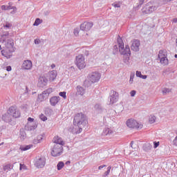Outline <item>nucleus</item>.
Wrapping results in <instances>:
<instances>
[{"label": "nucleus", "mask_w": 177, "mask_h": 177, "mask_svg": "<svg viewBox=\"0 0 177 177\" xmlns=\"http://www.w3.org/2000/svg\"><path fill=\"white\" fill-rule=\"evenodd\" d=\"M8 44H10V46H11V48H13V46H15V43L13 42V39H8Z\"/></svg>", "instance_id": "nucleus-43"}, {"label": "nucleus", "mask_w": 177, "mask_h": 177, "mask_svg": "<svg viewBox=\"0 0 177 177\" xmlns=\"http://www.w3.org/2000/svg\"><path fill=\"white\" fill-rule=\"evenodd\" d=\"M13 9V8H12L10 6H7V10H10Z\"/></svg>", "instance_id": "nucleus-56"}, {"label": "nucleus", "mask_w": 177, "mask_h": 177, "mask_svg": "<svg viewBox=\"0 0 177 177\" xmlns=\"http://www.w3.org/2000/svg\"><path fill=\"white\" fill-rule=\"evenodd\" d=\"M145 1H146V0H140L139 2H138V3H137L138 8H140V6H142V4L145 3Z\"/></svg>", "instance_id": "nucleus-42"}, {"label": "nucleus", "mask_w": 177, "mask_h": 177, "mask_svg": "<svg viewBox=\"0 0 177 177\" xmlns=\"http://www.w3.org/2000/svg\"><path fill=\"white\" fill-rule=\"evenodd\" d=\"M7 113H8L14 118H19V117H20V111L17 110V108L15 106L10 107Z\"/></svg>", "instance_id": "nucleus-9"}, {"label": "nucleus", "mask_w": 177, "mask_h": 177, "mask_svg": "<svg viewBox=\"0 0 177 177\" xmlns=\"http://www.w3.org/2000/svg\"><path fill=\"white\" fill-rule=\"evenodd\" d=\"M60 101V97L53 96L50 99V103L51 106H56L57 103Z\"/></svg>", "instance_id": "nucleus-19"}, {"label": "nucleus", "mask_w": 177, "mask_h": 177, "mask_svg": "<svg viewBox=\"0 0 177 177\" xmlns=\"http://www.w3.org/2000/svg\"><path fill=\"white\" fill-rule=\"evenodd\" d=\"M109 105L113 106V104L118 102V93L114 90H111L109 93Z\"/></svg>", "instance_id": "nucleus-6"}, {"label": "nucleus", "mask_w": 177, "mask_h": 177, "mask_svg": "<svg viewBox=\"0 0 177 177\" xmlns=\"http://www.w3.org/2000/svg\"><path fill=\"white\" fill-rule=\"evenodd\" d=\"M48 84V80L45 77H40L39 78V82L37 84V86L39 88H44V86H46Z\"/></svg>", "instance_id": "nucleus-14"}, {"label": "nucleus", "mask_w": 177, "mask_h": 177, "mask_svg": "<svg viewBox=\"0 0 177 177\" xmlns=\"http://www.w3.org/2000/svg\"><path fill=\"white\" fill-rule=\"evenodd\" d=\"M94 110L97 111V113H102L103 112V106L100 104H96L94 106Z\"/></svg>", "instance_id": "nucleus-25"}, {"label": "nucleus", "mask_w": 177, "mask_h": 177, "mask_svg": "<svg viewBox=\"0 0 177 177\" xmlns=\"http://www.w3.org/2000/svg\"><path fill=\"white\" fill-rule=\"evenodd\" d=\"M34 43L35 44V45H39V44H41V40H39V39H36L34 40Z\"/></svg>", "instance_id": "nucleus-48"}, {"label": "nucleus", "mask_w": 177, "mask_h": 177, "mask_svg": "<svg viewBox=\"0 0 177 177\" xmlns=\"http://www.w3.org/2000/svg\"><path fill=\"white\" fill-rule=\"evenodd\" d=\"M174 57H175L176 59H177V54H175V55H174Z\"/></svg>", "instance_id": "nucleus-64"}, {"label": "nucleus", "mask_w": 177, "mask_h": 177, "mask_svg": "<svg viewBox=\"0 0 177 177\" xmlns=\"http://www.w3.org/2000/svg\"><path fill=\"white\" fill-rule=\"evenodd\" d=\"M136 77H138L139 78H141L142 77V72L139 71H137L136 73Z\"/></svg>", "instance_id": "nucleus-44"}, {"label": "nucleus", "mask_w": 177, "mask_h": 177, "mask_svg": "<svg viewBox=\"0 0 177 177\" xmlns=\"http://www.w3.org/2000/svg\"><path fill=\"white\" fill-rule=\"evenodd\" d=\"M129 84H133V79L129 80Z\"/></svg>", "instance_id": "nucleus-58"}, {"label": "nucleus", "mask_w": 177, "mask_h": 177, "mask_svg": "<svg viewBox=\"0 0 177 177\" xmlns=\"http://www.w3.org/2000/svg\"><path fill=\"white\" fill-rule=\"evenodd\" d=\"M32 67V62L31 60H25L22 64V68L24 70H31Z\"/></svg>", "instance_id": "nucleus-16"}, {"label": "nucleus", "mask_w": 177, "mask_h": 177, "mask_svg": "<svg viewBox=\"0 0 177 177\" xmlns=\"http://www.w3.org/2000/svg\"><path fill=\"white\" fill-rule=\"evenodd\" d=\"M12 168V165L8 164L3 167V171H10Z\"/></svg>", "instance_id": "nucleus-33"}, {"label": "nucleus", "mask_w": 177, "mask_h": 177, "mask_svg": "<svg viewBox=\"0 0 177 177\" xmlns=\"http://www.w3.org/2000/svg\"><path fill=\"white\" fill-rule=\"evenodd\" d=\"M3 28H8V30H10V28H12V24H10L9 22H6V24H4L3 25Z\"/></svg>", "instance_id": "nucleus-31"}, {"label": "nucleus", "mask_w": 177, "mask_h": 177, "mask_svg": "<svg viewBox=\"0 0 177 177\" xmlns=\"http://www.w3.org/2000/svg\"><path fill=\"white\" fill-rule=\"evenodd\" d=\"M12 117H13L10 113L7 112L6 114L3 115L2 120L5 122L10 124L12 122Z\"/></svg>", "instance_id": "nucleus-17"}, {"label": "nucleus", "mask_w": 177, "mask_h": 177, "mask_svg": "<svg viewBox=\"0 0 177 177\" xmlns=\"http://www.w3.org/2000/svg\"><path fill=\"white\" fill-rule=\"evenodd\" d=\"M66 165H68L69 164H71V162L70 160H68L66 162Z\"/></svg>", "instance_id": "nucleus-59"}, {"label": "nucleus", "mask_w": 177, "mask_h": 177, "mask_svg": "<svg viewBox=\"0 0 177 177\" xmlns=\"http://www.w3.org/2000/svg\"><path fill=\"white\" fill-rule=\"evenodd\" d=\"M44 92H46V96H48V95H49V93H51V92H52V88H48V89H47L46 91H44Z\"/></svg>", "instance_id": "nucleus-49"}, {"label": "nucleus", "mask_w": 177, "mask_h": 177, "mask_svg": "<svg viewBox=\"0 0 177 177\" xmlns=\"http://www.w3.org/2000/svg\"><path fill=\"white\" fill-rule=\"evenodd\" d=\"M26 91L25 92V93H28V87H26Z\"/></svg>", "instance_id": "nucleus-63"}, {"label": "nucleus", "mask_w": 177, "mask_h": 177, "mask_svg": "<svg viewBox=\"0 0 177 177\" xmlns=\"http://www.w3.org/2000/svg\"><path fill=\"white\" fill-rule=\"evenodd\" d=\"M73 124L77 125L78 131L76 133H81L82 132V128L88 127V120H86V115L82 113H77L73 119Z\"/></svg>", "instance_id": "nucleus-1"}, {"label": "nucleus", "mask_w": 177, "mask_h": 177, "mask_svg": "<svg viewBox=\"0 0 177 177\" xmlns=\"http://www.w3.org/2000/svg\"><path fill=\"white\" fill-rule=\"evenodd\" d=\"M31 145H26L24 147H21V150L22 151H27V150H30V149H31Z\"/></svg>", "instance_id": "nucleus-32"}, {"label": "nucleus", "mask_w": 177, "mask_h": 177, "mask_svg": "<svg viewBox=\"0 0 177 177\" xmlns=\"http://www.w3.org/2000/svg\"><path fill=\"white\" fill-rule=\"evenodd\" d=\"M75 64L80 70H82V68H85V57H84L83 55L76 56Z\"/></svg>", "instance_id": "nucleus-5"}, {"label": "nucleus", "mask_w": 177, "mask_h": 177, "mask_svg": "<svg viewBox=\"0 0 177 177\" xmlns=\"http://www.w3.org/2000/svg\"><path fill=\"white\" fill-rule=\"evenodd\" d=\"M28 121L29 122H34V118H28Z\"/></svg>", "instance_id": "nucleus-52"}, {"label": "nucleus", "mask_w": 177, "mask_h": 177, "mask_svg": "<svg viewBox=\"0 0 177 177\" xmlns=\"http://www.w3.org/2000/svg\"><path fill=\"white\" fill-rule=\"evenodd\" d=\"M105 167H107L106 165H100L99 167H98V169H103V168H104Z\"/></svg>", "instance_id": "nucleus-53"}, {"label": "nucleus", "mask_w": 177, "mask_h": 177, "mask_svg": "<svg viewBox=\"0 0 177 177\" xmlns=\"http://www.w3.org/2000/svg\"><path fill=\"white\" fill-rule=\"evenodd\" d=\"M37 129V126L33 125V126H30L28 129V131H34V129Z\"/></svg>", "instance_id": "nucleus-45"}, {"label": "nucleus", "mask_w": 177, "mask_h": 177, "mask_svg": "<svg viewBox=\"0 0 177 177\" xmlns=\"http://www.w3.org/2000/svg\"><path fill=\"white\" fill-rule=\"evenodd\" d=\"M24 167H25L24 165L20 164L19 169H20V170H22L23 168H24Z\"/></svg>", "instance_id": "nucleus-55"}, {"label": "nucleus", "mask_w": 177, "mask_h": 177, "mask_svg": "<svg viewBox=\"0 0 177 177\" xmlns=\"http://www.w3.org/2000/svg\"><path fill=\"white\" fill-rule=\"evenodd\" d=\"M111 5L113 6V8H121V2L120 1L119 2L115 1Z\"/></svg>", "instance_id": "nucleus-35"}, {"label": "nucleus", "mask_w": 177, "mask_h": 177, "mask_svg": "<svg viewBox=\"0 0 177 177\" xmlns=\"http://www.w3.org/2000/svg\"><path fill=\"white\" fill-rule=\"evenodd\" d=\"M130 95L131 96V97H133V96H135V95H136V91L133 90L130 92Z\"/></svg>", "instance_id": "nucleus-47"}, {"label": "nucleus", "mask_w": 177, "mask_h": 177, "mask_svg": "<svg viewBox=\"0 0 177 177\" xmlns=\"http://www.w3.org/2000/svg\"><path fill=\"white\" fill-rule=\"evenodd\" d=\"M86 93V89L81 86H77L76 87V96H84Z\"/></svg>", "instance_id": "nucleus-13"}, {"label": "nucleus", "mask_w": 177, "mask_h": 177, "mask_svg": "<svg viewBox=\"0 0 177 177\" xmlns=\"http://www.w3.org/2000/svg\"><path fill=\"white\" fill-rule=\"evenodd\" d=\"M130 145H131V147L133 148V141H131Z\"/></svg>", "instance_id": "nucleus-62"}, {"label": "nucleus", "mask_w": 177, "mask_h": 177, "mask_svg": "<svg viewBox=\"0 0 177 177\" xmlns=\"http://www.w3.org/2000/svg\"><path fill=\"white\" fill-rule=\"evenodd\" d=\"M19 135L21 136L23 139L26 138V131H24V129L20 130Z\"/></svg>", "instance_id": "nucleus-34"}, {"label": "nucleus", "mask_w": 177, "mask_h": 177, "mask_svg": "<svg viewBox=\"0 0 177 177\" xmlns=\"http://www.w3.org/2000/svg\"><path fill=\"white\" fill-rule=\"evenodd\" d=\"M64 167V162L62 161H60L57 165V169L58 171H60L61 169H63Z\"/></svg>", "instance_id": "nucleus-28"}, {"label": "nucleus", "mask_w": 177, "mask_h": 177, "mask_svg": "<svg viewBox=\"0 0 177 177\" xmlns=\"http://www.w3.org/2000/svg\"><path fill=\"white\" fill-rule=\"evenodd\" d=\"M43 140H44V136L39 135L33 140V144L38 145V143H41V142H42Z\"/></svg>", "instance_id": "nucleus-23"}, {"label": "nucleus", "mask_w": 177, "mask_h": 177, "mask_svg": "<svg viewBox=\"0 0 177 177\" xmlns=\"http://www.w3.org/2000/svg\"><path fill=\"white\" fill-rule=\"evenodd\" d=\"M1 8L2 10H8V6L3 5Z\"/></svg>", "instance_id": "nucleus-50"}, {"label": "nucleus", "mask_w": 177, "mask_h": 177, "mask_svg": "<svg viewBox=\"0 0 177 177\" xmlns=\"http://www.w3.org/2000/svg\"><path fill=\"white\" fill-rule=\"evenodd\" d=\"M162 92L163 95H167V93H169V92H171V90L169 88H165Z\"/></svg>", "instance_id": "nucleus-40"}, {"label": "nucleus", "mask_w": 177, "mask_h": 177, "mask_svg": "<svg viewBox=\"0 0 177 177\" xmlns=\"http://www.w3.org/2000/svg\"><path fill=\"white\" fill-rule=\"evenodd\" d=\"M42 23V19L39 18H37L33 24V26H38L39 24H41Z\"/></svg>", "instance_id": "nucleus-30"}, {"label": "nucleus", "mask_w": 177, "mask_h": 177, "mask_svg": "<svg viewBox=\"0 0 177 177\" xmlns=\"http://www.w3.org/2000/svg\"><path fill=\"white\" fill-rule=\"evenodd\" d=\"M142 80H146V78H147V75H142L141 77Z\"/></svg>", "instance_id": "nucleus-54"}, {"label": "nucleus", "mask_w": 177, "mask_h": 177, "mask_svg": "<svg viewBox=\"0 0 177 177\" xmlns=\"http://www.w3.org/2000/svg\"><path fill=\"white\" fill-rule=\"evenodd\" d=\"M73 34L77 37L80 34V28H76L74 29Z\"/></svg>", "instance_id": "nucleus-41"}, {"label": "nucleus", "mask_w": 177, "mask_h": 177, "mask_svg": "<svg viewBox=\"0 0 177 177\" xmlns=\"http://www.w3.org/2000/svg\"><path fill=\"white\" fill-rule=\"evenodd\" d=\"M56 67V65H55V64H53L52 65H51V68H55Z\"/></svg>", "instance_id": "nucleus-61"}, {"label": "nucleus", "mask_w": 177, "mask_h": 177, "mask_svg": "<svg viewBox=\"0 0 177 177\" xmlns=\"http://www.w3.org/2000/svg\"><path fill=\"white\" fill-rule=\"evenodd\" d=\"M150 124H154L156 122V116L153 115L149 118Z\"/></svg>", "instance_id": "nucleus-37"}, {"label": "nucleus", "mask_w": 177, "mask_h": 177, "mask_svg": "<svg viewBox=\"0 0 177 177\" xmlns=\"http://www.w3.org/2000/svg\"><path fill=\"white\" fill-rule=\"evenodd\" d=\"M44 113L46 114V115H52V114H53V109L47 107L44 109Z\"/></svg>", "instance_id": "nucleus-27"}, {"label": "nucleus", "mask_w": 177, "mask_h": 177, "mask_svg": "<svg viewBox=\"0 0 177 177\" xmlns=\"http://www.w3.org/2000/svg\"><path fill=\"white\" fill-rule=\"evenodd\" d=\"M133 78H135V74H131L130 79L133 80Z\"/></svg>", "instance_id": "nucleus-57"}, {"label": "nucleus", "mask_w": 177, "mask_h": 177, "mask_svg": "<svg viewBox=\"0 0 177 177\" xmlns=\"http://www.w3.org/2000/svg\"><path fill=\"white\" fill-rule=\"evenodd\" d=\"M158 59H160V64H163V66H168V58H167V55L164 54V52H162V50L159 51Z\"/></svg>", "instance_id": "nucleus-10"}, {"label": "nucleus", "mask_w": 177, "mask_h": 177, "mask_svg": "<svg viewBox=\"0 0 177 177\" xmlns=\"http://www.w3.org/2000/svg\"><path fill=\"white\" fill-rule=\"evenodd\" d=\"M158 8V6L156 5V3L149 2L146 4L142 12L145 13V15H150V13H153L155 10H157Z\"/></svg>", "instance_id": "nucleus-3"}, {"label": "nucleus", "mask_w": 177, "mask_h": 177, "mask_svg": "<svg viewBox=\"0 0 177 177\" xmlns=\"http://www.w3.org/2000/svg\"><path fill=\"white\" fill-rule=\"evenodd\" d=\"M92 27H93V23L84 22L80 25V30H82V31H89Z\"/></svg>", "instance_id": "nucleus-11"}, {"label": "nucleus", "mask_w": 177, "mask_h": 177, "mask_svg": "<svg viewBox=\"0 0 177 177\" xmlns=\"http://www.w3.org/2000/svg\"><path fill=\"white\" fill-rule=\"evenodd\" d=\"M114 133V131L111 130L110 128H105L102 133V136H113V134Z\"/></svg>", "instance_id": "nucleus-18"}, {"label": "nucleus", "mask_w": 177, "mask_h": 177, "mask_svg": "<svg viewBox=\"0 0 177 177\" xmlns=\"http://www.w3.org/2000/svg\"><path fill=\"white\" fill-rule=\"evenodd\" d=\"M139 46H140V41L138 39L133 40L131 46V50L139 52Z\"/></svg>", "instance_id": "nucleus-12"}, {"label": "nucleus", "mask_w": 177, "mask_h": 177, "mask_svg": "<svg viewBox=\"0 0 177 177\" xmlns=\"http://www.w3.org/2000/svg\"><path fill=\"white\" fill-rule=\"evenodd\" d=\"M39 118L41 120V121H46L48 120V118L42 113L39 115Z\"/></svg>", "instance_id": "nucleus-38"}, {"label": "nucleus", "mask_w": 177, "mask_h": 177, "mask_svg": "<svg viewBox=\"0 0 177 177\" xmlns=\"http://www.w3.org/2000/svg\"><path fill=\"white\" fill-rule=\"evenodd\" d=\"M46 92L44 91L42 93L39 94L38 97H37V102H39V103H41V102H44V100H45V99H46Z\"/></svg>", "instance_id": "nucleus-21"}, {"label": "nucleus", "mask_w": 177, "mask_h": 177, "mask_svg": "<svg viewBox=\"0 0 177 177\" xmlns=\"http://www.w3.org/2000/svg\"><path fill=\"white\" fill-rule=\"evenodd\" d=\"M160 146V142H153V147L154 149H157Z\"/></svg>", "instance_id": "nucleus-46"}, {"label": "nucleus", "mask_w": 177, "mask_h": 177, "mask_svg": "<svg viewBox=\"0 0 177 177\" xmlns=\"http://www.w3.org/2000/svg\"><path fill=\"white\" fill-rule=\"evenodd\" d=\"M45 164H46V160L45 158L37 156L35 160V165L37 168H44L45 167Z\"/></svg>", "instance_id": "nucleus-8"}, {"label": "nucleus", "mask_w": 177, "mask_h": 177, "mask_svg": "<svg viewBox=\"0 0 177 177\" xmlns=\"http://www.w3.org/2000/svg\"><path fill=\"white\" fill-rule=\"evenodd\" d=\"M56 77H57V71H53L50 73V77H49V80L51 82H53L55 80H56Z\"/></svg>", "instance_id": "nucleus-22"}, {"label": "nucleus", "mask_w": 177, "mask_h": 177, "mask_svg": "<svg viewBox=\"0 0 177 177\" xmlns=\"http://www.w3.org/2000/svg\"><path fill=\"white\" fill-rule=\"evenodd\" d=\"M101 77L102 75L97 71L92 72L88 75V80L91 84H96V82H99Z\"/></svg>", "instance_id": "nucleus-4"}, {"label": "nucleus", "mask_w": 177, "mask_h": 177, "mask_svg": "<svg viewBox=\"0 0 177 177\" xmlns=\"http://www.w3.org/2000/svg\"><path fill=\"white\" fill-rule=\"evenodd\" d=\"M173 23H177V18H174L173 19Z\"/></svg>", "instance_id": "nucleus-60"}, {"label": "nucleus", "mask_w": 177, "mask_h": 177, "mask_svg": "<svg viewBox=\"0 0 177 177\" xmlns=\"http://www.w3.org/2000/svg\"><path fill=\"white\" fill-rule=\"evenodd\" d=\"M126 125L131 129H142L143 128L142 123H139L136 120L132 118L127 120Z\"/></svg>", "instance_id": "nucleus-2"}, {"label": "nucleus", "mask_w": 177, "mask_h": 177, "mask_svg": "<svg viewBox=\"0 0 177 177\" xmlns=\"http://www.w3.org/2000/svg\"><path fill=\"white\" fill-rule=\"evenodd\" d=\"M63 153V147L59 145H55L53 147L51 155L53 157H59Z\"/></svg>", "instance_id": "nucleus-7"}, {"label": "nucleus", "mask_w": 177, "mask_h": 177, "mask_svg": "<svg viewBox=\"0 0 177 177\" xmlns=\"http://www.w3.org/2000/svg\"><path fill=\"white\" fill-rule=\"evenodd\" d=\"M66 91L59 92V96L63 97V99H67V95H66Z\"/></svg>", "instance_id": "nucleus-36"}, {"label": "nucleus", "mask_w": 177, "mask_h": 177, "mask_svg": "<svg viewBox=\"0 0 177 177\" xmlns=\"http://www.w3.org/2000/svg\"><path fill=\"white\" fill-rule=\"evenodd\" d=\"M111 170V166H109L107 167L106 171L104 172V174H102V177H107L109 175H110V171Z\"/></svg>", "instance_id": "nucleus-29"}, {"label": "nucleus", "mask_w": 177, "mask_h": 177, "mask_svg": "<svg viewBox=\"0 0 177 177\" xmlns=\"http://www.w3.org/2000/svg\"><path fill=\"white\" fill-rule=\"evenodd\" d=\"M54 143H55V145H59V146H62V147L65 145L64 141H63V139H62V138H59L57 136L54 138Z\"/></svg>", "instance_id": "nucleus-20"}, {"label": "nucleus", "mask_w": 177, "mask_h": 177, "mask_svg": "<svg viewBox=\"0 0 177 177\" xmlns=\"http://www.w3.org/2000/svg\"><path fill=\"white\" fill-rule=\"evenodd\" d=\"M152 147H153V146L151 145L150 143H145V144H144L142 149H143L144 151L149 153V151H150V150H151Z\"/></svg>", "instance_id": "nucleus-24"}, {"label": "nucleus", "mask_w": 177, "mask_h": 177, "mask_svg": "<svg viewBox=\"0 0 177 177\" xmlns=\"http://www.w3.org/2000/svg\"><path fill=\"white\" fill-rule=\"evenodd\" d=\"M6 71H12V66H6Z\"/></svg>", "instance_id": "nucleus-51"}, {"label": "nucleus", "mask_w": 177, "mask_h": 177, "mask_svg": "<svg viewBox=\"0 0 177 177\" xmlns=\"http://www.w3.org/2000/svg\"><path fill=\"white\" fill-rule=\"evenodd\" d=\"M121 55H127L131 56V48L129 45H126L125 47L123 46L122 50L119 49Z\"/></svg>", "instance_id": "nucleus-15"}, {"label": "nucleus", "mask_w": 177, "mask_h": 177, "mask_svg": "<svg viewBox=\"0 0 177 177\" xmlns=\"http://www.w3.org/2000/svg\"><path fill=\"white\" fill-rule=\"evenodd\" d=\"M6 37H9V32H4L1 35V38H3V39H6Z\"/></svg>", "instance_id": "nucleus-39"}, {"label": "nucleus", "mask_w": 177, "mask_h": 177, "mask_svg": "<svg viewBox=\"0 0 177 177\" xmlns=\"http://www.w3.org/2000/svg\"><path fill=\"white\" fill-rule=\"evenodd\" d=\"M117 41L119 45V49L120 50H122V48H124V41H122V39L121 38V37L118 36Z\"/></svg>", "instance_id": "nucleus-26"}]
</instances>
